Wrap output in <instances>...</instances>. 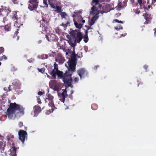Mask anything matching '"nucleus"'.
I'll list each match as a JSON object with an SVG mask.
<instances>
[{"label": "nucleus", "instance_id": "38", "mask_svg": "<svg viewBox=\"0 0 156 156\" xmlns=\"http://www.w3.org/2000/svg\"><path fill=\"white\" fill-rule=\"evenodd\" d=\"M84 49L86 52H87L88 50V48L86 46H84Z\"/></svg>", "mask_w": 156, "mask_h": 156}, {"label": "nucleus", "instance_id": "42", "mask_svg": "<svg viewBox=\"0 0 156 156\" xmlns=\"http://www.w3.org/2000/svg\"><path fill=\"white\" fill-rule=\"evenodd\" d=\"M133 11L134 12L137 14H139L140 12V11H138V10H136L135 9L133 10Z\"/></svg>", "mask_w": 156, "mask_h": 156}, {"label": "nucleus", "instance_id": "8", "mask_svg": "<svg viewBox=\"0 0 156 156\" xmlns=\"http://www.w3.org/2000/svg\"><path fill=\"white\" fill-rule=\"evenodd\" d=\"M18 134L19 139L22 141L23 143L26 138H27V132L24 130H21L19 131Z\"/></svg>", "mask_w": 156, "mask_h": 156}, {"label": "nucleus", "instance_id": "4", "mask_svg": "<svg viewBox=\"0 0 156 156\" xmlns=\"http://www.w3.org/2000/svg\"><path fill=\"white\" fill-rule=\"evenodd\" d=\"M8 144L11 147L8 152V154L10 156H16V148L14 146V136L13 135L9 134L7 136Z\"/></svg>", "mask_w": 156, "mask_h": 156}, {"label": "nucleus", "instance_id": "13", "mask_svg": "<svg viewBox=\"0 0 156 156\" xmlns=\"http://www.w3.org/2000/svg\"><path fill=\"white\" fill-rule=\"evenodd\" d=\"M55 61L57 62H58L60 64H62L65 62V59L62 55L59 53L58 54L55 58Z\"/></svg>", "mask_w": 156, "mask_h": 156}, {"label": "nucleus", "instance_id": "37", "mask_svg": "<svg viewBox=\"0 0 156 156\" xmlns=\"http://www.w3.org/2000/svg\"><path fill=\"white\" fill-rule=\"evenodd\" d=\"M43 3L45 5L46 7H48V4L47 3L46 0H43Z\"/></svg>", "mask_w": 156, "mask_h": 156}, {"label": "nucleus", "instance_id": "41", "mask_svg": "<svg viewBox=\"0 0 156 156\" xmlns=\"http://www.w3.org/2000/svg\"><path fill=\"white\" fill-rule=\"evenodd\" d=\"M61 15L62 17H64L66 16V14L65 12H62L61 13Z\"/></svg>", "mask_w": 156, "mask_h": 156}, {"label": "nucleus", "instance_id": "12", "mask_svg": "<svg viewBox=\"0 0 156 156\" xmlns=\"http://www.w3.org/2000/svg\"><path fill=\"white\" fill-rule=\"evenodd\" d=\"M3 137L0 134V152H2L5 146V142L3 140Z\"/></svg>", "mask_w": 156, "mask_h": 156}, {"label": "nucleus", "instance_id": "17", "mask_svg": "<svg viewBox=\"0 0 156 156\" xmlns=\"http://www.w3.org/2000/svg\"><path fill=\"white\" fill-rule=\"evenodd\" d=\"M49 4L51 7L53 8H55L57 1L56 0H48Z\"/></svg>", "mask_w": 156, "mask_h": 156}, {"label": "nucleus", "instance_id": "34", "mask_svg": "<svg viewBox=\"0 0 156 156\" xmlns=\"http://www.w3.org/2000/svg\"><path fill=\"white\" fill-rule=\"evenodd\" d=\"M38 70L39 72H40L41 73H43L45 71L44 69L43 68L40 69H38Z\"/></svg>", "mask_w": 156, "mask_h": 156}, {"label": "nucleus", "instance_id": "28", "mask_svg": "<svg viewBox=\"0 0 156 156\" xmlns=\"http://www.w3.org/2000/svg\"><path fill=\"white\" fill-rule=\"evenodd\" d=\"M109 5H105L104 7H103V11H107L108 9H110V10H111V9L109 8Z\"/></svg>", "mask_w": 156, "mask_h": 156}, {"label": "nucleus", "instance_id": "35", "mask_svg": "<svg viewBox=\"0 0 156 156\" xmlns=\"http://www.w3.org/2000/svg\"><path fill=\"white\" fill-rule=\"evenodd\" d=\"M4 51V49L3 47H0V53H3Z\"/></svg>", "mask_w": 156, "mask_h": 156}, {"label": "nucleus", "instance_id": "63", "mask_svg": "<svg viewBox=\"0 0 156 156\" xmlns=\"http://www.w3.org/2000/svg\"><path fill=\"white\" fill-rule=\"evenodd\" d=\"M97 67L96 66H95V67L94 68V69H96V68H96H96Z\"/></svg>", "mask_w": 156, "mask_h": 156}, {"label": "nucleus", "instance_id": "6", "mask_svg": "<svg viewBox=\"0 0 156 156\" xmlns=\"http://www.w3.org/2000/svg\"><path fill=\"white\" fill-rule=\"evenodd\" d=\"M70 34L72 37L75 39V41L78 43L83 39V35L79 30H75L72 31Z\"/></svg>", "mask_w": 156, "mask_h": 156}, {"label": "nucleus", "instance_id": "26", "mask_svg": "<svg viewBox=\"0 0 156 156\" xmlns=\"http://www.w3.org/2000/svg\"><path fill=\"white\" fill-rule=\"evenodd\" d=\"M4 29L5 30L7 31H9L10 29V23L8 24L7 25H5Z\"/></svg>", "mask_w": 156, "mask_h": 156}, {"label": "nucleus", "instance_id": "46", "mask_svg": "<svg viewBox=\"0 0 156 156\" xmlns=\"http://www.w3.org/2000/svg\"><path fill=\"white\" fill-rule=\"evenodd\" d=\"M44 93L41 91H39L38 93V94L40 95H42Z\"/></svg>", "mask_w": 156, "mask_h": 156}, {"label": "nucleus", "instance_id": "33", "mask_svg": "<svg viewBox=\"0 0 156 156\" xmlns=\"http://www.w3.org/2000/svg\"><path fill=\"white\" fill-rule=\"evenodd\" d=\"M115 22H117L119 23H123V22L121 21H119L117 19H115L113 20V23H115Z\"/></svg>", "mask_w": 156, "mask_h": 156}, {"label": "nucleus", "instance_id": "20", "mask_svg": "<svg viewBox=\"0 0 156 156\" xmlns=\"http://www.w3.org/2000/svg\"><path fill=\"white\" fill-rule=\"evenodd\" d=\"M152 17L151 15L147 14V24L150 23L151 22Z\"/></svg>", "mask_w": 156, "mask_h": 156}, {"label": "nucleus", "instance_id": "45", "mask_svg": "<svg viewBox=\"0 0 156 156\" xmlns=\"http://www.w3.org/2000/svg\"><path fill=\"white\" fill-rule=\"evenodd\" d=\"M74 80L75 82H77L79 80V79L77 77H75L74 79Z\"/></svg>", "mask_w": 156, "mask_h": 156}, {"label": "nucleus", "instance_id": "54", "mask_svg": "<svg viewBox=\"0 0 156 156\" xmlns=\"http://www.w3.org/2000/svg\"><path fill=\"white\" fill-rule=\"evenodd\" d=\"M18 33V32L17 31H16L15 33L14 36L16 35V36L17 35V34Z\"/></svg>", "mask_w": 156, "mask_h": 156}, {"label": "nucleus", "instance_id": "32", "mask_svg": "<svg viewBox=\"0 0 156 156\" xmlns=\"http://www.w3.org/2000/svg\"><path fill=\"white\" fill-rule=\"evenodd\" d=\"M11 86L9 85L8 87H5L4 88V90L5 91H9L11 90L10 89V87Z\"/></svg>", "mask_w": 156, "mask_h": 156}, {"label": "nucleus", "instance_id": "18", "mask_svg": "<svg viewBox=\"0 0 156 156\" xmlns=\"http://www.w3.org/2000/svg\"><path fill=\"white\" fill-rule=\"evenodd\" d=\"M45 37L48 41H51L54 40L55 38V34H49L48 36L47 35H45Z\"/></svg>", "mask_w": 156, "mask_h": 156}, {"label": "nucleus", "instance_id": "53", "mask_svg": "<svg viewBox=\"0 0 156 156\" xmlns=\"http://www.w3.org/2000/svg\"><path fill=\"white\" fill-rule=\"evenodd\" d=\"M126 34L125 33L124 34H122L121 35V36L122 37H124L125 36H126Z\"/></svg>", "mask_w": 156, "mask_h": 156}, {"label": "nucleus", "instance_id": "57", "mask_svg": "<svg viewBox=\"0 0 156 156\" xmlns=\"http://www.w3.org/2000/svg\"><path fill=\"white\" fill-rule=\"evenodd\" d=\"M71 46H72L73 47V48L74 49V45H73V44H72L71 45Z\"/></svg>", "mask_w": 156, "mask_h": 156}, {"label": "nucleus", "instance_id": "25", "mask_svg": "<svg viewBox=\"0 0 156 156\" xmlns=\"http://www.w3.org/2000/svg\"><path fill=\"white\" fill-rule=\"evenodd\" d=\"M54 90L57 91H59L60 89V88L59 87V84H56L54 87Z\"/></svg>", "mask_w": 156, "mask_h": 156}, {"label": "nucleus", "instance_id": "29", "mask_svg": "<svg viewBox=\"0 0 156 156\" xmlns=\"http://www.w3.org/2000/svg\"><path fill=\"white\" fill-rule=\"evenodd\" d=\"M115 29L117 30H119L120 29H122V27L121 25H119V26L115 27Z\"/></svg>", "mask_w": 156, "mask_h": 156}, {"label": "nucleus", "instance_id": "39", "mask_svg": "<svg viewBox=\"0 0 156 156\" xmlns=\"http://www.w3.org/2000/svg\"><path fill=\"white\" fill-rule=\"evenodd\" d=\"M83 40L84 41L85 43L87 42L88 40V37H85L84 39Z\"/></svg>", "mask_w": 156, "mask_h": 156}, {"label": "nucleus", "instance_id": "60", "mask_svg": "<svg viewBox=\"0 0 156 156\" xmlns=\"http://www.w3.org/2000/svg\"><path fill=\"white\" fill-rule=\"evenodd\" d=\"M19 37H17V40H18L19 39Z\"/></svg>", "mask_w": 156, "mask_h": 156}, {"label": "nucleus", "instance_id": "43", "mask_svg": "<svg viewBox=\"0 0 156 156\" xmlns=\"http://www.w3.org/2000/svg\"><path fill=\"white\" fill-rule=\"evenodd\" d=\"M62 26H63L65 28L67 26V24H65L64 23H62Z\"/></svg>", "mask_w": 156, "mask_h": 156}, {"label": "nucleus", "instance_id": "44", "mask_svg": "<svg viewBox=\"0 0 156 156\" xmlns=\"http://www.w3.org/2000/svg\"><path fill=\"white\" fill-rule=\"evenodd\" d=\"M94 106H95V105H92V106H91V108H92V109H94V110H96V109H97V106H96V108H94Z\"/></svg>", "mask_w": 156, "mask_h": 156}, {"label": "nucleus", "instance_id": "30", "mask_svg": "<svg viewBox=\"0 0 156 156\" xmlns=\"http://www.w3.org/2000/svg\"><path fill=\"white\" fill-rule=\"evenodd\" d=\"M7 59V57L5 55H3V56H1L0 57V60L2 61V60H6Z\"/></svg>", "mask_w": 156, "mask_h": 156}, {"label": "nucleus", "instance_id": "7", "mask_svg": "<svg viewBox=\"0 0 156 156\" xmlns=\"http://www.w3.org/2000/svg\"><path fill=\"white\" fill-rule=\"evenodd\" d=\"M29 2L30 3L28 6V8L30 10H34L37 8L38 3L37 0H30Z\"/></svg>", "mask_w": 156, "mask_h": 156}, {"label": "nucleus", "instance_id": "56", "mask_svg": "<svg viewBox=\"0 0 156 156\" xmlns=\"http://www.w3.org/2000/svg\"><path fill=\"white\" fill-rule=\"evenodd\" d=\"M41 42V40H40L38 41V43H40Z\"/></svg>", "mask_w": 156, "mask_h": 156}, {"label": "nucleus", "instance_id": "47", "mask_svg": "<svg viewBox=\"0 0 156 156\" xmlns=\"http://www.w3.org/2000/svg\"><path fill=\"white\" fill-rule=\"evenodd\" d=\"M34 59L31 58L30 59L28 60L30 62H33L34 61Z\"/></svg>", "mask_w": 156, "mask_h": 156}, {"label": "nucleus", "instance_id": "55", "mask_svg": "<svg viewBox=\"0 0 156 156\" xmlns=\"http://www.w3.org/2000/svg\"><path fill=\"white\" fill-rule=\"evenodd\" d=\"M73 90H71V94H73Z\"/></svg>", "mask_w": 156, "mask_h": 156}, {"label": "nucleus", "instance_id": "31", "mask_svg": "<svg viewBox=\"0 0 156 156\" xmlns=\"http://www.w3.org/2000/svg\"><path fill=\"white\" fill-rule=\"evenodd\" d=\"M40 58L42 59H45L48 58V56L46 55H43L40 56Z\"/></svg>", "mask_w": 156, "mask_h": 156}, {"label": "nucleus", "instance_id": "61", "mask_svg": "<svg viewBox=\"0 0 156 156\" xmlns=\"http://www.w3.org/2000/svg\"><path fill=\"white\" fill-rule=\"evenodd\" d=\"M47 77H48V78H49L50 77V76L48 75H47Z\"/></svg>", "mask_w": 156, "mask_h": 156}, {"label": "nucleus", "instance_id": "2", "mask_svg": "<svg viewBox=\"0 0 156 156\" xmlns=\"http://www.w3.org/2000/svg\"><path fill=\"white\" fill-rule=\"evenodd\" d=\"M24 109L20 105L15 103H11L7 110V115L9 119H13L17 115L16 111H19L21 115L24 114Z\"/></svg>", "mask_w": 156, "mask_h": 156}, {"label": "nucleus", "instance_id": "21", "mask_svg": "<svg viewBox=\"0 0 156 156\" xmlns=\"http://www.w3.org/2000/svg\"><path fill=\"white\" fill-rule=\"evenodd\" d=\"M138 3L140 4L141 8H144V10H145V5L142 3L143 0H137Z\"/></svg>", "mask_w": 156, "mask_h": 156}, {"label": "nucleus", "instance_id": "5", "mask_svg": "<svg viewBox=\"0 0 156 156\" xmlns=\"http://www.w3.org/2000/svg\"><path fill=\"white\" fill-rule=\"evenodd\" d=\"M53 97L50 94H48L47 97L45 100L46 103L48 102V105L51 107V110H49L46 112L47 114H49L50 113L52 112L54 110V108H55L53 103Z\"/></svg>", "mask_w": 156, "mask_h": 156}, {"label": "nucleus", "instance_id": "62", "mask_svg": "<svg viewBox=\"0 0 156 156\" xmlns=\"http://www.w3.org/2000/svg\"><path fill=\"white\" fill-rule=\"evenodd\" d=\"M42 20H43V21H44V19L43 18V19H42Z\"/></svg>", "mask_w": 156, "mask_h": 156}, {"label": "nucleus", "instance_id": "3", "mask_svg": "<svg viewBox=\"0 0 156 156\" xmlns=\"http://www.w3.org/2000/svg\"><path fill=\"white\" fill-rule=\"evenodd\" d=\"M91 5L92 6L91 9L92 11L90 12V14H91L106 13L110 10V9H109L107 11H100L99 9L101 8V5L99 3L98 0H92Z\"/></svg>", "mask_w": 156, "mask_h": 156}, {"label": "nucleus", "instance_id": "59", "mask_svg": "<svg viewBox=\"0 0 156 156\" xmlns=\"http://www.w3.org/2000/svg\"><path fill=\"white\" fill-rule=\"evenodd\" d=\"M150 8V5H148V8L149 9V8Z\"/></svg>", "mask_w": 156, "mask_h": 156}, {"label": "nucleus", "instance_id": "50", "mask_svg": "<svg viewBox=\"0 0 156 156\" xmlns=\"http://www.w3.org/2000/svg\"><path fill=\"white\" fill-rule=\"evenodd\" d=\"M37 102L38 104H41V103L40 99H39L38 98L37 99Z\"/></svg>", "mask_w": 156, "mask_h": 156}, {"label": "nucleus", "instance_id": "22", "mask_svg": "<svg viewBox=\"0 0 156 156\" xmlns=\"http://www.w3.org/2000/svg\"><path fill=\"white\" fill-rule=\"evenodd\" d=\"M5 14H6L5 11L4 10L2 9H0V17H2L3 15L5 16Z\"/></svg>", "mask_w": 156, "mask_h": 156}, {"label": "nucleus", "instance_id": "58", "mask_svg": "<svg viewBox=\"0 0 156 156\" xmlns=\"http://www.w3.org/2000/svg\"><path fill=\"white\" fill-rule=\"evenodd\" d=\"M66 55H68V52H66Z\"/></svg>", "mask_w": 156, "mask_h": 156}, {"label": "nucleus", "instance_id": "10", "mask_svg": "<svg viewBox=\"0 0 156 156\" xmlns=\"http://www.w3.org/2000/svg\"><path fill=\"white\" fill-rule=\"evenodd\" d=\"M58 95L59 98V100L62 102H64L65 98L68 96L67 94L66 89H65L64 90V91L61 94L60 93H58Z\"/></svg>", "mask_w": 156, "mask_h": 156}, {"label": "nucleus", "instance_id": "19", "mask_svg": "<svg viewBox=\"0 0 156 156\" xmlns=\"http://www.w3.org/2000/svg\"><path fill=\"white\" fill-rule=\"evenodd\" d=\"M74 25L76 28L80 29L82 27L83 23L82 24L81 23H79L78 21H76L74 20Z\"/></svg>", "mask_w": 156, "mask_h": 156}, {"label": "nucleus", "instance_id": "40", "mask_svg": "<svg viewBox=\"0 0 156 156\" xmlns=\"http://www.w3.org/2000/svg\"><path fill=\"white\" fill-rule=\"evenodd\" d=\"M44 29V30L46 32V33L47 34H49V32H48V28L45 27H44V28L43 27V30Z\"/></svg>", "mask_w": 156, "mask_h": 156}, {"label": "nucleus", "instance_id": "51", "mask_svg": "<svg viewBox=\"0 0 156 156\" xmlns=\"http://www.w3.org/2000/svg\"><path fill=\"white\" fill-rule=\"evenodd\" d=\"M143 16H144L145 20H146V13H144L143 15Z\"/></svg>", "mask_w": 156, "mask_h": 156}, {"label": "nucleus", "instance_id": "49", "mask_svg": "<svg viewBox=\"0 0 156 156\" xmlns=\"http://www.w3.org/2000/svg\"><path fill=\"white\" fill-rule=\"evenodd\" d=\"M12 2L14 4H16L17 3V1L16 0H12Z\"/></svg>", "mask_w": 156, "mask_h": 156}, {"label": "nucleus", "instance_id": "48", "mask_svg": "<svg viewBox=\"0 0 156 156\" xmlns=\"http://www.w3.org/2000/svg\"><path fill=\"white\" fill-rule=\"evenodd\" d=\"M19 125L20 127H21L23 126V123L20 122L19 123Z\"/></svg>", "mask_w": 156, "mask_h": 156}, {"label": "nucleus", "instance_id": "24", "mask_svg": "<svg viewBox=\"0 0 156 156\" xmlns=\"http://www.w3.org/2000/svg\"><path fill=\"white\" fill-rule=\"evenodd\" d=\"M56 33L58 35H60L62 33L61 30L58 27H56L55 29Z\"/></svg>", "mask_w": 156, "mask_h": 156}, {"label": "nucleus", "instance_id": "15", "mask_svg": "<svg viewBox=\"0 0 156 156\" xmlns=\"http://www.w3.org/2000/svg\"><path fill=\"white\" fill-rule=\"evenodd\" d=\"M98 14H96L94 17H92L91 19L89 21V24L91 26L94 24L96 20L98 18Z\"/></svg>", "mask_w": 156, "mask_h": 156}, {"label": "nucleus", "instance_id": "27", "mask_svg": "<svg viewBox=\"0 0 156 156\" xmlns=\"http://www.w3.org/2000/svg\"><path fill=\"white\" fill-rule=\"evenodd\" d=\"M55 11L58 12H60L61 11V9L60 7L57 6L56 4L55 7Z\"/></svg>", "mask_w": 156, "mask_h": 156}, {"label": "nucleus", "instance_id": "16", "mask_svg": "<svg viewBox=\"0 0 156 156\" xmlns=\"http://www.w3.org/2000/svg\"><path fill=\"white\" fill-rule=\"evenodd\" d=\"M65 44L66 43L64 40L61 41L60 43L59 44V47L60 49H62L65 52H66Z\"/></svg>", "mask_w": 156, "mask_h": 156}, {"label": "nucleus", "instance_id": "11", "mask_svg": "<svg viewBox=\"0 0 156 156\" xmlns=\"http://www.w3.org/2000/svg\"><path fill=\"white\" fill-rule=\"evenodd\" d=\"M77 73L81 79H82V78H84L87 76V71L83 68L80 69L77 71Z\"/></svg>", "mask_w": 156, "mask_h": 156}, {"label": "nucleus", "instance_id": "64", "mask_svg": "<svg viewBox=\"0 0 156 156\" xmlns=\"http://www.w3.org/2000/svg\"><path fill=\"white\" fill-rule=\"evenodd\" d=\"M14 71H15L16 70V69H13Z\"/></svg>", "mask_w": 156, "mask_h": 156}, {"label": "nucleus", "instance_id": "9", "mask_svg": "<svg viewBox=\"0 0 156 156\" xmlns=\"http://www.w3.org/2000/svg\"><path fill=\"white\" fill-rule=\"evenodd\" d=\"M12 85L14 89L18 93H20L21 83L18 80H16L12 83Z\"/></svg>", "mask_w": 156, "mask_h": 156}, {"label": "nucleus", "instance_id": "52", "mask_svg": "<svg viewBox=\"0 0 156 156\" xmlns=\"http://www.w3.org/2000/svg\"><path fill=\"white\" fill-rule=\"evenodd\" d=\"M154 35L156 37V28H154Z\"/></svg>", "mask_w": 156, "mask_h": 156}, {"label": "nucleus", "instance_id": "36", "mask_svg": "<svg viewBox=\"0 0 156 156\" xmlns=\"http://www.w3.org/2000/svg\"><path fill=\"white\" fill-rule=\"evenodd\" d=\"M3 22L4 23H5V22H6V23H8V22L7 20L6 19V17H5L3 18Z\"/></svg>", "mask_w": 156, "mask_h": 156}, {"label": "nucleus", "instance_id": "14", "mask_svg": "<svg viewBox=\"0 0 156 156\" xmlns=\"http://www.w3.org/2000/svg\"><path fill=\"white\" fill-rule=\"evenodd\" d=\"M34 116H37L39 113L41 111L40 107L38 105H36L34 106Z\"/></svg>", "mask_w": 156, "mask_h": 156}, {"label": "nucleus", "instance_id": "23", "mask_svg": "<svg viewBox=\"0 0 156 156\" xmlns=\"http://www.w3.org/2000/svg\"><path fill=\"white\" fill-rule=\"evenodd\" d=\"M79 17V18L78 20H77L76 21H78L79 23H82V22L83 23L85 22V20H83V19L81 16H80Z\"/></svg>", "mask_w": 156, "mask_h": 156}, {"label": "nucleus", "instance_id": "1", "mask_svg": "<svg viewBox=\"0 0 156 156\" xmlns=\"http://www.w3.org/2000/svg\"><path fill=\"white\" fill-rule=\"evenodd\" d=\"M76 59L75 56L71 57V59L69 60L66 63H65V66L68 70L64 75L62 74V72L58 70V65L55 63L54 64V69L50 73V74L51 75L54 79H55L56 75H58V78L62 79L64 83L66 85V86H70L72 82L71 76L75 69Z\"/></svg>", "mask_w": 156, "mask_h": 156}]
</instances>
